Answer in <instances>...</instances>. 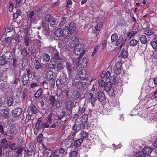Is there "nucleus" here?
Here are the masks:
<instances>
[{
    "mask_svg": "<svg viewBox=\"0 0 157 157\" xmlns=\"http://www.w3.org/2000/svg\"><path fill=\"white\" fill-rule=\"evenodd\" d=\"M138 42V41L137 40L134 39H133L130 41L129 45L132 47L135 46L137 45Z\"/></svg>",
    "mask_w": 157,
    "mask_h": 157,
    "instance_id": "obj_36",
    "label": "nucleus"
},
{
    "mask_svg": "<svg viewBox=\"0 0 157 157\" xmlns=\"http://www.w3.org/2000/svg\"><path fill=\"white\" fill-rule=\"evenodd\" d=\"M7 63H8V62H7L5 58L3 55L0 56V65H3L6 64Z\"/></svg>",
    "mask_w": 157,
    "mask_h": 157,
    "instance_id": "obj_30",
    "label": "nucleus"
},
{
    "mask_svg": "<svg viewBox=\"0 0 157 157\" xmlns=\"http://www.w3.org/2000/svg\"><path fill=\"white\" fill-rule=\"evenodd\" d=\"M58 19L55 18L52 19L50 23L51 26L53 27H55L58 25Z\"/></svg>",
    "mask_w": 157,
    "mask_h": 157,
    "instance_id": "obj_33",
    "label": "nucleus"
},
{
    "mask_svg": "<svg viewBox=\"0 0 157 157\" xmlns=\"http://www.w3.org/2000/svg\"><path fill=\"white\" fill-rule=\"evenodd\" d=\"M137 32H136L134 33V32L132 31L131 32H129L127 33V36L128 38H129V39H131L133 37H134L135 35L136 34Z\"/></svg>",
    "mask_w": 157,
    "mask_h": 157,
    "instance_id": "obj_38",
    "label": "nucleus"
},
{
    "mask_svg": "<svg viewBox=\"0 0 157 157\" xmlns=\"http://www.w3.org/2000/svg\"><path fill=\"white\" fill-rule=\"evenodd\" d=\"M29 110L31 112L32 114H36L37 112V110L35 106L33 104H31L29 107Z\"/></svg>",
    "mask_w": 157,
    "mask_h": 157,
    "instance_id": "obj_16",
    "label": "nucleus"
},
{
    "mask_svg": "<svg viewBox=\"0 0 157 157\" xmlns=\"http://www.w3.org/2000/svg\"><path fill=\"white\" fill-rule=\"evenodd\" d=\"M47 51L49 52L52 53L53 54L56 52V50L51 47H48L47 49Z\"/></svg>",
    "mask_w": 157,
    "mask_h": 157,
    "instance_id": "obj_52",
    "label": "nucleus"
},
{
    "mask_svg": "<svg viewBox=\"0 0 157 157\" xmlns=\"http://www.w3.org/2000/svg\"><path fill=\"white\" fill-rule=\"evenodd\" d=\"M76 29V27L75 24L74 22H71L69 26H65L63 29V31L64 32H67L68 31L67 33L68 34L67 36H70L69 34H70L71 35L73 34L75 32Z\"/></svg>",
    "mask_w": 157,
    "mask_h": 157,
    "instance_id": "obj_4",
    "label": "nucleus"
},
{
    "mask_svg": "<svg viewBox=\"0 0 157 157\" xmlns=\"http://www.w3.org/2000/svg\"><path fill=\"white\" fill-rule=\"evenodd\" d=\"M144 33L145 35L147 36H151L153 34V32L151 29H145L144 32Z\"/></svg>",
    "mask_w": 157,
    "mask_h": 157,
    "instance_id": "obj_35",
    "label": "nucleus"
},
{
    "mask_svg": "<svg viewBox=\"0 0 157 157\" xmlns=\"http://www.w3.org/2000/svg\"><path fill=\"white\" fill-rule=\"evenodd\" d=\"M12 61L11 63L12 64L14 68H17L18 63V60L17 58L15 57H13L12 58Z\"/></svg>",
    "mask_w": 157,
    "mask_h": 157,
    "instance_id": "obj_22",
    "label": "nucleus"
},
{
    "mask_svg": "<svg viewBox=\"0 0 157 157\" xmlns=\"http://www.w3.org/2000/svg\"><path fill=\"white\" fill-rule=\"evenodd\" d=\"M150 44L154 50L157 49V37L153 38V40L151 42Z\"/></svg>",
    "mask_w": 157,
    "mask_h": 157,
    "instance_id": "obj_20",
    "label": "nucleus"
},
{
    "mask_svg": "<svg viewBox=\"0 0 157 157\" xmlns=\"http://www.w3.org/2000/svg\"><path fill=\"white\" fill-rule=\"evenodd\" d=\"M66 67L69 72L71 71L72 70V65L70 63H66Z\"/></svg>",
    "mask_w": 157,
    "mask_h": 157,
    "instance_id": "obj_58",
    "label": "nucleus"
},
{
    "mask_svg": "<svg viewBox=\"0 0 157 157\" xmlns=\"http://www.w3.org/2000/svg\"><path fill=\"white\" fill-rule=\"evenodd\" d=\"M78 152L75 151H72L70 152L69 154V157H78Z\"/></svg>",
    "mask_w": 157,
    "mask_h": 157,
    "instance_id": "obj_45",
    "label": "nucleus"
},
{
    "mask_svg": "<svg viewBox=\"0 0 157 157\" xmlns=\"http://www.w3.org/2000/svg\"><path fill=\"white\" fill-rule=\"evenodd\" d=\"M31 40L29 38H27L25 40L24 42V45L26 47H28L29 45V43L31 42Z\"/></svg>",
    "mask_w": 157,
    "mask_h": 157,
    "instance_id": "obj_51",
    "label": "nucleus"
},
{
    "mask_svg": "<svg viewBox=\"0 0 157 157\" xmlns=\"http://www.w3.org/2000/svg\"><path fill=\"white\" fill-rule=\"evenodd\" d=\"M5 128V126H3L2 124H0V132H1L2 134L6 135L7 133L4 130Z\"/></svg>",
    "mask_w": 157,
    "mask_h": 157,
    "instance_id": "obj_41",
    "label": "nucleus"
},
{
    "mask_svg": "<svg viewBox=\"0 0 157 157\" xmlns=\"http://www.w3.org/2000/svg\"><path fill=\"white\" fill-rule=\"evenodd\" d=\"M140 41L143 44H146L147 43V40L146 36L144 35H142L140 38Z\"/></svg>",
    "mask_w": 157,
    "mask_h": 157,
    "instance_id": "obj_27",
    "label": "nucleus"
},
{
    "mask_svg": "<svg viewBox=\"0 0 157 157\" xmlns=\"http://www.w3.org/2000/svg\"><path fill=\"white\" fill-rule=\"evenodd\" d=\"M59 154L57 153V151L56 150H51L50 155L49 157H59Z\"/></svg>",
    "mask_w": 157,
    "mask_h": 157,
    "instance_id": "obj_26",
    "label": "nucleus"
},
{
    "mask_svg": "<svg viewBox=\"0 0 157 157\" xmlns=\"http://www.w3.org/2000/svg\"><path fill=\"white\" fill-rule=\"evenodd\" d=\"M116 69L115 71V73L117 74H119L121 72V68L122 63L120 62H117L116 64Z\"/></svg>",
    "mask_w": 157,
    "mask_h": 157,
    "instance_id": "obj_13",
    "label": "nucleus"
},
{
    "mask_svg": "<svg viewBox=\"0 0 157 157\" xmlns=\"http://www.w3.org/2000/svg\"><path fill=\"white\" fill-rule=\"evenodd\" d=\"M24 151L26 153V155H31L33 152V150L31 149L29 150L28 147H25L24 148Z\"/></svg>",
    "mask_w": 157,
    "mask_h": 157,
    "instance_id": "obj_53",
    "label": "nucleus"
},
{
    "mask_svg": "<svg viewBox=\"0 0 157 157\" xmlns=\"http://www.w3.org/2000/svg\"><path fill=\"white\" fill-rule=\"evenodd\" d=\"M79 76L82 80H84L87 78L89 76L87 71L85 69H82L79 72Z\"/></svg>",
    "mask_w": 157,
    "mask_h": 157,
    "instance_id": "obj_7",
    "label": "nucleus"
},
{
    "mask_svg": "<svg viewBox=\"0 0 157 157\" xmlns=\"http://www.w3.org/2000/svg\"><path fill=\"white\" fill-rule=\"evenodd\" d=\"M68 79L66 77V76H64V77L63 78L62 80L63 82V83H65L67 84L66 88L67 87V85L68 83Z\"/></svg>",
    "mask_w": 157,
    "mask_h": 157,
    "instance_id": "obj_60",
    "label": "nucleus"
},
{
    "mask_svg": "<svg viewBox=\"0 0 157 157\" xmlns=\"http://www.w3.org/2000/svg\"><path fill=\"white\" fill-rule=\"evenodd\" d=\"M103 23L102 22H99L95 26V29L97 31L100 30L102 27Z\"/></svg>",
    "mask_w": 157,
    "mask_h": 157,
    "instance_id": "obj_49",
    "label": "nucleus"
},
{
    "mask_svg": "<svg viewBox=\"0 0 157 157\" xmlns=\"http://www.w3.org/2000/svg\"><path fill=\"white\" fill-rule=\"evenodd\" d=\"M74 104V103L72 101H66L65 105L67 109L69 111H71V108Z\"/></svg>",
    "mask_w": 157,
    "mask_h": 157,
    "instance_id": "obj_15",
    "label": "nucleus"
},
{
    "mask_svg": "<svg viewBox=\"0 0 157 157\" xmlns=\"http://www.w3.org/2000/svg\"><path fill=\"white\" fill-rule=\"evenodd\" d=\"M53 115L52 113H50L49 114L47 115L45 117V120L49 124H51L52 122V117Z\"/></svg>",
    "mask_w": 157,
    "mask_h": 157,
    "instance_id": "obj_23",
    "label": "nucleus"
},
{
    "mask_svg": "<svg viewBox=\"0 0 157 157\" xmlns=\"http://www.w3.org/2000/svg\"><path fill=\"white\" fill-rule=\"evenodd\" d=\"M96 95L97 98L101 102L104 100L105 97L103 92L98 91Z\"/></svg>",
    "mask_w": 157,
    "mask_h": 157,
    "instance_id": "obj_14",
    "label": "nucleus"
},
{
    "mask_svg": "<svg viewBox=\"0 0 157 157\" xmlns=\"http://www.w3.org/2000/svg\"><path fill=\"white\" fill-rule=\"evenodd\" d=\"M20 81L19 76H15L14 80L12 82V83L17 84Z\"/></svg>",
    "mask_w": 157,
    "mask_h": 157,
    "instance_id": "obj_56",
    "label": "nucleus"
},
{
    "mask_svg": "<svg viewBox=\"0 0 157 157\" xmlns=\"http://www.w3.org/2000/svg\"><path fill=\"white\" fill-rule=\"evenodd\" d=\"M48 100L50 105L52 106H54L55 103L57 108H59L62 106V104L61 103L60 101L58 100H56L55 97L54 96H50Z\"/></svg>",
    "mask_w": 157,
    "mask_h": 157,
    "instance_id": "obj_5",
    "label": "nucleus"
},
{
    "mask_svg": "<svg viewBox=\"0 0 157 157\" xmlns=\"http://www.w3.org/2000/svg\"><path fill=\"white\" fill-rule=\"evenodd\" d=\"M22 113L21 109L20 108H17L13 110L12 112V116L14 117H19Z\"/></svg>",
    "mask_w": 157,
    "mask_h": 157,
    "instance_id": "obj_9",
    "label": "nucleus"
},
{
    "mask_svg": "<svg viewBox=\"0 0 157 157\" xmlns=\"http://www.w3.org/2000/svg\"><path fill=\"white\" fill-rule=\"evenodd\" d=\"M53 77V73L52 71H48L46 74L45 78L48 80H50L52 79Z\"/></svg>",
    "mask_w": 157,
    "mask_h": 157,
    "instance_id": "obj_17",
    "label": "nucleus"
},
{
    "mask_svg": "<svg viewBox=\"0 0 157 157\" xmlns=\"http://www.w3.org/2000/svg\"><path fill=\"white\" fill-rule=\"evenodd\" d=\"M16 144L15 143L10 144L8 145L10 149L12 150H16L17 149V147H15Z\"/></svg>",
    "mask_w": 157,
    "mask_h": 157,
    "instance_id": "obj_43",
    "label": "nucleus"
},
{
    "mask_svg": "<svg viewBox=\"0 0 157 157\" xmlns=\"http://www.w3.org/2000/svg\"><path fill=\"white\" fill-rule=\"evenodd\" d=\"M83 142V139L82 138H80L76 140L75 143V145L76 147H78L80 146Z\"/></svg>",
    "mask_w": 157,
    "mask_h": 157,
    "instance_id": "obj_39",
    "label": "nucleus"
},
{
    "mask_svg": "<svg viewBox=\"0 0 157 157\" xmlns=\"http://www.w3.org/2000/svg\"><path fill=\"white\" fill-rule=\"evenodd\" d=\"M65 115V113L64 111H62L60 113L59 115H58V119L61 120Z\"/></svg>",
    "mask_w": 157,
    "mask_h": 157,
    "instance_id": "obj_62",
    "label": "nucleus"
},
{
    "mask_svg": "<svg viewBox=\"0 0 157 157\" xmlns=\"http://www.w3.org/2000/svg\"><path fill=\"white\" fill-rule=\"evenodd\" d=\"M52 19V16L50 14H48L45 17V20L48 22H50Z\"/></svg>",
    "mask_w": 157,
    "mask_h": 157,
    "instance_id": "obj_50",
    "label": "nucleus"
},
{
    "mask_svg": "<svg viewBox=\"0 0 157 157\" xmlns=\"http://www.w3.org/2000/svg\"><path fill=\"white\" fill-rule=\"evenodd\" d=\"M154 115L153 114H149L147 116V121L149 122L150 121H155Z\"/></svg>",
    "mask_w": 157,
    "mask_h": 157,
    "instance_id": "obj_48",
    "label": "nucleus"
},
{
    "mask_svg": "<svg viewBox=\"0 0 157 157\" xmlns=\"http://www.w3.org/2000/svg\"><path fill=\"white\" fill-rule=\"evenodd\" d=\"M109 82H111L112 84L116 85L118 83V81L115 76H112L109 78Z\"/></svg>",
    "mask_w": 157,
    "mask_h": 157,
    "instance_id": "obj_31",
    "label": "nucleus"
},
{
    "mask_svg": "<svg viewBox=\"0 0 157 157\" xmlns=\"http://www.w3.org/2000/svg\"><path fill=\"white\" fill-rule=\"evenodd\" d=\"M118 54L120 57L125 58L128 56V51L127 49H125L124 48H123L120 50Z\"/></svg>",
    "mask_w": 157,
    "mask_h": 157,
    "instance_id": "obj_11",
    "label": "nucleus"
},
{
    "mask_svg": "<svg viewBox=\"0 0 157 157\" xmlns=\"http://www.w3.org/2000/svg\"><path fill=\"white\" fill-rule=\"evenodd\" d=\"M67 19V18L65 17H62L60 23L59 24V25L60 26L63 25L66 22Z\"/></svg>",
    "mask_w": 157,
    "mask_h": 157,
    "instance_id": "obj_57",
    "label": "nucleus"
},
{
    "mask_svg": "<svg viewBox=\"0 0 157 157\" xmlns=\"http://www.w3.org/2000/svg\"><path fill=\"white\" fill-rule=\"evenodd\" d=\"M43 60L44 62L47 63L50 59V57L48 54L47 53H44L43 55Z\"/></svg>",
    "mask_w": 157,
    "mask_h": 157,
    "instance_id": "obj_32",
    "label": "nucleus"
},
{
    "mask_svg": "<svg viewBox=\"0 0 157 157\" xmlns=\"http://www.w3.org/2000/svg\"><path fill=\"white\" fill-rule=\"evenodd\" d=\"M42 90L41 88H39L35 94L34 96L36 98H38L41 94Z\"/></svg>",
    "mask_w": 157,
    "mask_h": 157,
    "instance_id": "obj_37",
    "label": "nucleus"
},
{
    "mask_svg": "<svg viewBox=\"0 0 157 157\" xmlns=\"http://www.w3.org/2000/svg\"><path fill=\"white\" fill-rule=\"evenodd\" d=\"M63 32H64L62 28H59L56 31L55 35L57 37H60L63 35Z\"/></svg>",
    "mask_w": 157,
    "mask_h": 157,
    "instance_id": "obj_24",
    "label": "nucleus"
},
{
    "mask_svg": "<svg viewBox=\"0 0 157 157\" xmlns=\"http://www.w3.org/2000/svg\"><path fill=\"white\" fill-rule=\"evenodd\" d=\"M7 104L8 106L10 107L12 105L13 102V98L12 97H8L6 98Z\"/></svg>",
    "mask_w": 157,
    "mask_h": 157,
    "instance_id": "obj_25",
    "label": "nucleus"
},
{
    "mask_svg": "<svg viewBox=\"0 0 157 157\" xmlns=\"http://www.w3.org/2000/svg\"><path fill=\"white\" fill-rule=\"evenodd\" d=\"M59 154H62L63 155H65L67 153L66 149L63 148V147H60L59 149Z\"/></svg>",
    "mask_w": 157,
    "mask_h": 157,
    "instance_id": "obj_44",
    "label": "nucleus"
},
{
    "mask_svg": "<svg viewBox=\"0 0 157 157\" xmlns=\"http://www.w3.org/2000/svg\"><path fill=\"white\" fill-rule=\"evenodd\" d=\"M145 153L142 151H138L136 153V157H145Z\"/></svg>",
    "mask_w": 157,
    "mask_h": 157,
    "instance_id": "obj_46",
    "label": "nucleus"
},
{
    "mask_svg": "<svg viewBox=\"0 0 157 157\" xmlns=\"http://www.w3.org/2000/svg\"><path fill=\"white\" fill-rule=\"evenodd\" d=\"M118 38V35L117 33L113 34L112 35L111 37V40L112 42L116 41Z\"/></svg>",
    "mask_w": 157,
    "mask_h": 157,
    "instance_id": "obj_42",
    "label": "nucleus"
},
{
    "mask_svg": "<svg viewBox=\"0 0 157 157\" xmlns=\"http://www.w3.org/2000/svg\"><path fill=\"white\" fill-rule=\"evenodd\" d=\"M143 151L145 153V155H149L152 152L153 150L151 148L147 147H144L143 149Z\"/></svg>",
    "mask_w": 157,
    "mask_h": 157,
    "instance_id": "obj_19",
    "label": "nucleus"
},
{
    "mask_svg": "<svg viewBox=\"0 0 157 157\" xmlns=\"http://www.w3.org/2000/svg\"><path fill=\"white\" fill-rule=\"evenodd\" d=\"M107 44V41L106 40H103L101 44V48L104 49L105 48Z\"/></svg>",
    "mask_w": 157,
    "mask_h": 157,
    "instance_id": "obj_54",
    "label": "nucleus"
},
{
    "mask_svg": "<svg viewBox=\"0 0 157 157\" xmlns=\"http://www.w3.org/2000/svg\"><path fill=\"white\" fill-rule=\"evenodd\" d=\"M78 57L73 59L74 63L76 65L80 66L82 67H85L87 65L88 59L86 57H83L80 59Z\"/></svg>",
    "mask_w": 157,
    "mask_h": 157,
    "instance_id": "obj_2",
    "label": "nucleus"
},
{
    "mask_svg": "<svg viewBox=\"0 0 157 157\" xmlns=\"http://www.w3.org/2000/svg\"><path fill=\"white\" fill-rule=\"evenodd\" d=\"M56 56L55 57L52 58L51 61L48 63V67L49 68L52 69H55L56 66V63L57 62V60L60 59L58 55V54H56Z\"/></svg>",
    "mask_w": 157,
    "mask_h": 157,
    "instance_id": "obj_6",
    "label": "nucleus"
},
{
    "mask_svg": "<svg viewBox=\"0 0 157 157\" xmlns=\"http://www.w3.org/2000/svg\"><path fill=\"white\" fill-rule=\"evenodd\" d=\"M62 79H58L56 81V85L57 88L60 90H61V83Z\"/></svg>",
    "mask_w": 157,
    "mask_h": 157,
    "instance_id": "obj_47",
    "label": "nucleus"
},
{
    "mask_svg": "<svg viewBox=\"0 0 157 157\" xmlns=\"http://www.w3.org/2000/svg\"><path fill=\"white\" fill-rule=\"evenodd\" d=\"M112 84L109 81L106 82L105 85L104 90L106 92L109 91L112 88Z\"/></svg>",
    "mask_w": 157,
    "mask_h": 157,
    "instance_id": "obj_18",
    "label": "nucleus"
},
{
    "mask_svg": "<svg viewBox=\"0 0 157 157\" xmlns=\"http://www.w3.org/2000/svg\"><path fill=\"white\" fill-rule=\"evenodd\" d=\"M43 11L40 8H37L33 11H31L28 15V17L31 22L34 24L37 23L38 21L42 18Z\"/></svg>",
    "mask_w": 157,
    "mask_h": 157,
    "instance_id": "obj_1",
    "label": "nucleus"
},
{
    "mask_svg": "<svg viewBox=\"0 0 157 157\" xmlns=\"http://www.w3.org/2000/svg\"><path fill=\"white\" fill-rule=\"evenodd\" d=\"M35 68L36 70H38L42 67L41 64L39 63L38 60L36 59L35 60Z\"/></svg>",
    "mask_w": 157,
    "mask_h": 157,
    "instance_id": "obj_40",
    "label": "nucleus"
},
{
    "mask_svg": "<svg viewBox=\"0 0 157 157\" xmlns=\"http://www.w3.org/2000/svg\"><path fill=\"white\" fill-rule=\"evenodd\" d=\"M78 92L75 91H74L72 93V97L73 98H75L78 97Z\"/></svg>",
    "mask_w": 157,
    "mask_h": 157,
    "instance_id": "obj_63",
    "label": "nucleus"
},
{
    "mask_svg": "<svg viewBox=\"0 0 157 157\" xmlns=\"http://www.w3.org/2000/svg\"><path fill=\"white\" fill-rule=\"evenodd\" d=\"M2 111V117L5 118H8L9 117V113L8 110L6 109H3Z\"/></svg>",
    "mask_w": 157,
    "mask_h": 157,
    "instance_id": "obj_29",
    "label": "nucleus"
},
{
    "mask_svg": "<svg viewBox=\"0 0 157 157\" xmlns=\"http://www.w3.org/2000/svg\"><path fill=\"white\" fill-rule=\"evenodd\" d=\"M8 62H10L12 60V53L10 52H6L3 55Z\"/></svg>",
    "mask_w": 157,
    "mask_h": 157,
    "instance_id": "obj_10",
    "label": "nucleus"
},
{
    "mask_svg": "<svg viewBox=\"0 0 157 157\" xmlns=\"http://www.w3.org/2000/svg\"><path fill=\"white\" fill-rule=\"evenodd\" d=\"M8 133H10L11 134H16L18 132L17 128L13 126H10L8 128Z\"/></svg>",
    "mask_w": 157,
    "mask_h": 157,
    "instance_id": "obj_8",
    "label": "nucleus"
},
{
    "mask_svg": "<svg viewBox=\"0 0 157 157\" xmlns=\"http://www.w3.org/2000/svg\"><path fill=\"white\" fill-rule=\"evenodd\" d=\"M43 127V123L40 118H39L35 125V128L36 129H40Z\"/></svg>",
    "mask_w": 157,
    "mask_h": 157,
    "instance_id": "obj_21",
    "label": "nucleus"
},
{
    "mask_svg": "<svg viewBox=\"0 0 157 157\" xmlns=\"http://www.w3.org/2000/svg\"><path fill=\"white\" fill-rule=\"evenodd\" d=\"M12 39L11 37H6L5 42L7 44H10L11 41Z\"/></svg>",
    "mask_w": 157,
    "mask_h": 157,
    "instance_id": "obj_64",
    "label": "nucleus"
},
{
    "mask_svg": "<svg viewBox=\"0 0 157 157\" xmlns=\"http://www.w3.org/2000/svg\"><path fill=\"white\" fill-rule=\"evenodd\" d=\"M29 79V77L26 74H24L22 75L21 78V81L22 82L23 86H25L27 84Z\"/></svg>",
    "mask_w": 157,
    "mask_h": 157,
    "instance_id": "obj_12",
    "label": "nucleus"
},
{
    "mask_svg": "<svg viewBox=\"0 0 157 157\" xmlns=\"http://www.w3.org/2000/svg\"><path fill=\"white\" fill-rule=\"evenodd\" d=\"M13 29V27L12 26L6 27L5 29V30L6 33L12 32Z\"/></svg>",
    "mask_w": 157,
    "mask_h": 157,
    "instance_id": "obj_59",
    "label": "nucleus"
},
{
    "mask_svg": "<svg viewBox=\"0 0 157 157\" xmlns=\"http://www.w3.org/2000/svg\"><path fill=\"white\" fill-rule=\"evenodd\" d=\"M74 52L76 54L79 56L78 57H82L85 52L83 45L81 44H78L75 45L74 48Z\"/></svg>",
    "mask_w": 157,
    "mask_h": 157,
    "instance_id": "obj_3",
    "label": "nucleus"
},
{
    "mask_svg": "<svg viewBox=\"0 0 157 157\" xmlns=\"http://www.w3.org/2000/svg\"><path fill=\"white\" fill-rule=\"evenodd\" d=\"M124 36L122 35L120 36L117 40L115 43V46H117L123 40Z\"/></svg>",
    "mask_w": 157,
    "mask_h": 157,
    "instance_id": "obj_34",
    "label": "nucleus"
},
{
    "mask_svg": "<svg viewBox=\"0 0 157 157\" xmlns=\"http://www.w3.org/2000/svg\"><path fill=\"white\" fill-rule=\"evenodd\" d=\"M0 145L2 147L5 149H6L8 148V144L5 139H2V140Z\"/></svg>",
    "mask_w": 157,
    "mask_h": 157,
    "instance_id": "obj_28",
    "label": "nucleus"
},
{
    "mask_svg": "<svg viewBox=\"0 0 157 157\" xmlns=\"http://www.w3.org/2000/svg\"><path fill=\"white\" fill-rule=\"evenodd\" d=\"M88 133L85 132H82L80 134V136L82 138H86L88 136Z\"/></svg>",
    "mask_w": 157,
    "mask_h": 157,
    "instance_id": "obj_55",
    "label": "nucleus"
},
{
    "mask_svg": "<svg viewBox=\"0 0 157 157\" xmlns=\"http://www.w3.org/2000/svg\"><path fill=\"white\" fill-rule=\"evenodd\" d=\"M28 35V32L27 31H23L21 33V36L24 38H26Z\"/></svg>",
    "mask_w": 157,
    "mask_h": 157,
    "instance_id": "obj_61",
    "label": "nucleus"
}]
</instances>
